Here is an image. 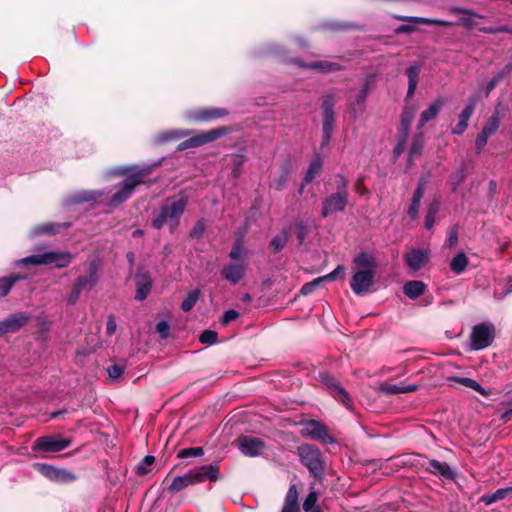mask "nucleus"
I'll return each instance as SVG.
<instances>
[{"instance_id": "nucleus-43", "label": "nucleus", "mask_w": 512, "mask_h": 512, "mask_svg": "<svg viewBox=\"0 0 512 512\" xmlns=\"http://www.w3.org/2000/svg\"><path fill=\"white\" fill-rule=\"evenodd\" d=\"M398 19L401 20H407L414 23H421V24H437V25H450L449 22L438 20V19H428V18H422V17H398Z\"/></svg>"}, {"instance_id": "nucleus-13", "label": "nucleus", "mask_w": 512, "mask_h": 512, "mask_svg": "<svg viewBox=\"0 0 512 512\" xmlns=\"http://www.w3.org/2000/svg\"><path fill=\"white\" fill-rule=\"evenodd\" d=\"M301 434L325 444H331L334 442L333 438L328 434L325 426L316 420H309L303 423Z\"/></svg>"}, {"instance_id": "nucleus-37", "label": "nucleus", "mask_w": 512, "mask_h": 512, "mask_svg": "<svg viewBox=\"0 0 512 512\" xmlns=\"http://www.w3.org/2000/svg\"><path fill=\"white\" fill-rule=\"evenodd\" d=\"M440 204L438 201H433L427 210L426 216H425V228L430 230L436 223V215L439 212Z\"/></svg>"}, {"instance_id": "nucleus-25", "label": "nucleus", "mask_w": 512, "mask_h": 512, "mask_svg": "<svg viewBox=\"0 0 512 512\" xmlns=\"http://www.w3.org/2000/svg\"><path fill=\"white\" fill-rule=\"evenodd\" d=\"M300 66H304L308 69L314 70L320 73L333 72L340 69V65L335 62L330 61H313L308 64H303L302 62H298Z\"/></svg>"}, {"instance_id": "nucleus-27", "label": "nucleus", "mask_w": 512, "mask_h": 512, "mask_svg": "<svg viewBox=\"0 0 512 512\" xmlns=\"http://www.w3.org/2000/svg\"><path fill=\"white\" fill-rule=\"evenodd\" d=\"M420 73V67L418 65H412L406 69V75L408 78V90L406 99H409L415 93L418 84V77Z\"/></svg>"}, {"instance_id": "nucleus-35", "label": "nucleus", "mask_w": 512, "mask_h": 512, "mask_svg": "<svg viewBox=\"0 0 512 512\" xmlns=\"http://www.w3.org/2000/svg\"><path fill=\"white\" fill-rule=\"evenodd\" d=\"M468 262L467 256L461 252L452 258L450 268L455 274H461L466 269Z\"/></svg>"}, {"instance_id": "nucleus-21", "label": "nucleus", "mask_w": 512, "mask_h": 512, "mask_svg": "<svg viewBox=\"0 0 512 512\" xmlns=\"http://www.w3.org/2000/svg\"><path fill=\"white\" fill-rule=\"evenodd\" d=\"M417 107L414 104H406L401 114L399 133L407 139L411 123L414 120Z\"/></svg>"}, {"instance_id": "nucleus-45", "label": "nucleus", "mask_w": 512, "mask_h": 512, "mask_svg": "<svg viewBox=\"0 0 512 512\" xmlns=\"http://www.w3.org/2000/svg\"><path fill=\"white\" fill-rule=\"evenodd\" d=\"M204 453L203 449L201 447H192V448H185L179 451L178 457L179 458H187V457H199L202 456Z\"/></svg>"}, {"instance_id": "nucleus-4", "label": "nucleus", "mask_w": 512, "mask_h": 512, "mask_svg": "<svg viewBox=\"0 0 512 512\" xmlns=\"http://www.w3.org/2000/svg\"><path fill=\"white\" fill-rule=\"evenodd\" d=\"M118 175H126L123 185L119 191H117L109 202L110 207H117L124 201H126L133 193L135 187L144 181L147 176L145 169L138 168H119L116 171Z\"/></svg>"}, {"instance_id": "nucleus-3", "label": "nucleus", "mask_w": 512, "mask_h": 512, "mask_svg": "<svg viewBox=\"0 0 512 512\" xmlns=\"http://www.w3.org/2000/svg\"><path fill=\"white\" fill-rule=\"evenodd\" d=\"M336 191L327 196L322 202L321 215L325 218L334 213L342 212L348 204V182L343 175L334 177Z\"/></svg>"}, {"instance_id": "nucleus-14", "label": "nucleus", "mask_w": 512, "mask_h": 512, "mask_svg": "<svg viewBox=\"0 0 512 512\" xmlns=\"http://www.w3.org/2000/svg\"><path fill=\"white\" fill-rule=\"evenodd\" d=\"M236 444L241 453L248 457L261 455L266 447L263 440L253 436H240Z\"/></svg>"}, {"instance_id": "nucleus-39", "label": "nucleus", "mask_w": 512, "mask_h": 512, "mask_svg": "<svg viewBox=\"0 0 512 512\" xmlns=\"http://www.w3.org/2000/svg\"><path fill=\"white\" fill-rule=\"evenodd\" d=\"M321 169H322V161L320 159H314L310 163L308 170L306 172V175L304 178L305 184L310 183L315 178V176L320 173Z\"/></svg>"}, {"instance_id": "nucleus-40", "label": "nucleus", "mask_w": 512, "mask_h": 512, "mask_svg": "<svg viewBox=\"0 0 512 512\" xmlns=\"http://www.w3.org/2000/svg\"><path fill=\"white\" fill-rule=\"evenodd\" d=\"M199 297L200 291L198 289L191 291L181 303L182 311L189 312L195 306Z\"/></svg>"}, {"instance_id": "nucleus-36", "label": "nucleus", "mask_w": 512, "mask_h": 512, "mask_svg": "<svg viewBox=\"0 0 512 512\" xmlns=\"http://www.w3.org/2000/svg\"><path fill=\"white\" fill-rule=\"evenodd\" d=\"M22 279H25V277L21 275L0 278V297L6 296L14 284Z\"/></svg>"}, {"instance_id": "nucleus-49", "label": "nucleus", "mask_w": 512, "mask_h": 512, "mask_svg": "<svg viewBox=\"0 0 512 512\" xmlns=\"http://www.w3.org/2000/svg\"><path fill=\"white\" fill-rule=\"evenodd\" d=\"M284 504L298 505V490L295 484L289 487Z\"/></svg>"}, {"instance_id": "nucleus-22", "label": "nucleus", "mask_w": 512, "mask_h": 512, "mask_svg": "<svg viewBox=\"0 0 512 512\" xmlns=\"http://www.w3.org/2000/svg\"><path fill=\"white\" fill-rule=\"evenodd\" d=\"M227 114L228 111L224 108H205L191 113L189 118L195 121H210L224 117Z\"/></svg>"}, {"instance_id": "nucleus-61", "label": "nucleus", "mask_w": 512, "mask_h": 512, "mask_svg": "<svg viewBox=\"0 0 512 512\" xmlns=\"http://www.w3.org/2000/svg\"><path fill=\"white\" fill-rule=\"evenodd\" d=\"M369 90H370V84H369V81H367L363 85V88L361 89V91L359 92V94L356 97V100H357L358 103H361V102H363L365 100Z\"/></svg>"}, {"instance_id": "nucleus-20", "label": "nucleus", "mask_w": 512, "mask_h": 512, "mask_svg": "<svg viewBox=\"0 0 512 512\" xmlns=\"http://www.w3.org/2000/svg\"><path fill=\"white\" fill-rule=\"evenodd\" d=\"M428 259L429 254L420 249H412L405 256L406 264L414 271H417L424 266Z\"/></svg>"}, {"instance_id": "nucleus-52", "label": "nucleus", "mask_w": 512, "mask_h": 512, "mask_svg": "<svg viewBox=\"0 0 512 512\" xmlns=\"http://www.w3.org/2000/svg\"><path fill=\"white\" fill-rule=\"evenodd\" d=\"M345 268L343 265H338L331 273L322 276V280L324 281H334L337 278H343Z\"/></svg>"}, {"instance_id": "nucleus-60", "label": "nucleus", "mask_w": 512, "mask_h": 512, "mask_svg": "<svg viewBox=\"0 0 512 512\" xmlns=\"http://www.w3.org/2000/svg\"><path fill=\"white\" fill-rule=\"evenodd\" d=\"M510 293H512V277L509 278L507 288L503 292H495V298L498 300H502Z\"/></svg>"}, {"instance_id": "nucleus-7", "label": "nucleus", "mask_w": 512, "mask_h": 512, "mask_svg": "<svg viewBox=\"0 0 512 512\" xmlns=\"http://www.w3.org/2000/svg\"><path fill=\"white\" fill-rule=\"evenodd\" d=\"M501 113V105L499 104L496 106L493 114L488 118L481 131L478 133L475 140V148L478 153H480L486 146L488 139L498 131L500 126Z\"/></svg>"}, {"instance_id": "nucleus-29", "label": "nucleus", "mask_w": 512, "mask_h": 512, "mask_svg": "<svg viewBox=\"0 0 512 512\" xmlns=\"http://www.w3.org/2000/svg\"><path fill=\"white\" fill-rule=\"evenodd\" d=\"M423 196H424V186H423V184H419L414 192L411 205L408 209V214L412 219H415L418 216L419 207H420V203H421Z\"/></svg>"}, {"instance_id": "nucleus-58", "label": "nucleus", "mask_w": 512, "mask_h": 512, "mask_svg": "<svg viewBox=\"0 0 512 512\" xmlns=\"http://www.w3.org/2000/svg\"><path fill=\"white\" fill-rule=\"evenodd\" d=\"M457 242H458V231L456 228H453L447 237L446 244L449 247H453L457 244Z\"/></svg>"}, {"instance_id": "nucleus-47", "label": "nucleus", "mask_w": 512, "mask_h": 512, "mask_svg": "<svg viewBox=\"0 0 512 512\" xmlns=\"http://www.w3.org/2000/svg\"><path fill=\"white\" fill-rule=\"evenodd\" d=\"M323 282L321 277L314 279L311 282L304 284L301 288L302 295H309L315 291V289Z\"/></svg>"}, {"instance_id": "nucleus-28", "label": "nucleus", "mask_w": 512, "mask_h": 512, "mask_svg": "<svg viewBox=\"0 0 512 512\" xmlns=\"http://www.w3.org/2000/svg\"><path fill=\"white\" fill-rule=\"evenodd\" d=\"M425 289V283L419 280L409 281L403 286L404 294L411 299H415L422 295L425 292Z\"/></svg>"}, {"instance_id": "nucleus-31", "label": "nucleus", "mask_w": 512, "mask_h": 512, "mask_svg": "<svg viewBox=\"0 0 512 512\" xmlns=\"http://www.w3.org/2000/svg\"><path fill=\"white\" fill-rule=\"evenodd\" d=\"M354 264L359 269H374L376 267V262L372 254L367 252H361L354 258Z\"/></svg>"}, {"instance_id": "nucleus-6", "label": "nucleus", "mask_w": 512, "mask_h": 512, "mask_svg": "<svg viewBox=\"0 0 512 512\" xmlns=\"http://www.w3.org/2000/svg\"><path fill=\"white\" fill-rule=\"evenodd\" d=\"M83 267L86 268L84 274L80 275L75 282L85 291H91L100 279L102 263L96 257L89 258Z\"/></svg>"}, {"instance_id": "nucleus-54", "label": "nucleus", "mask_w": 512, "mask_h": 512, "mask_svg": "<svg viewBox=\"0 0 512 512\" xmlns=\"http://www.w3.org/2000/svg\"><path fill=\"white\" fill-rule=\"evenodd\" d=\"M229 257L234 260V262L243 261L242 258V246L239 242H236L232 250L229 253Z\"/></svg>"}, {"instance_id": "nucleus-11", "label": "nucleus", "mask_w": 512, "mask_h": 512, "mask_svg": "<svg viewBox=\"0 0 512 512\" xmlns=\"http://www.w3.org/2000/svg\"><path fill=\"white\" fill-rule=\"evenodd\" d=\"M71 440L60 435H48L39 437L33 444L34 451L59 452L70 446Z\"/></svg>"}, {"instance_id": "nucleus-63", "label": "nucleus", "mask_w": 512, "mask_h": 512, "mask_svg": "<svg viewBox=\"0 0 512 512\" xmlns=\"http://www.w3.org/2000/svg\"><path fill=\"white\" fill-rule=\"evenodd\" d=\"M204 232V226L201 223H197L190 232V236L193 238H199Z\"/></svg>"}, {"instance_id": "nucleus-16", "label": "nucleus", "mask_w": 512, "mask_h": 512, "mask_svg": "<svg viewBox=\"0 0 512 512\" xmlns=\"http://www.w3.org/2000/svg\"><path fill=\"white\" fill-rule=\"evenodd\" d=\"M246 270L247 263L245 261L232 262L222 269L221 275L230 283L236 284L244 278Z\"/></svg>"}, {"instance_id": "nucleus-5", "label": "nucleus", "mask_w": 512, "mask_h": 512, "mask_svg": "<svg viewBox=\"0 0 512 512\" xmlns=\"http://www.w3.org/2000/svg\"><path fill=\"white\" fill-rule=\"evenodd\" d=\"M73 255L69 252L49 251L42 254H34L18 260L16 263L23 265H48L55 264L57 268L67 267L73 260Z\"/></svg>"}, {"instance_id": "nucleus-10", "label": "nucleus", "mask_w": 512, "mask_h": 512, "mask_svg": "<svg viewBox=\"0 0 512 512\" xmlns=\"http://www.w3.org/2000/svg\"><path fill=\"white\" fill-rule=\"evenodd\" d=\"M299 456L303 465H305L314 477L322 473V462L319 450L311 445H302L299 447Z\"/></svg>"}, {"instance_id": "nucleus-23", "label": "nucleus", "mask_w": 512, "mask_h": 512, "mask_svg": "<svg viewBox=\"0 0 512 512\" xmlns=\"http://www.w3.org/2000/svg\"><path fill=\"white\" fill-rule=\"evenodd\" d=\"M102 192L94 190H81L74 192L69 196L68 202L71 204L86 203V202H98Z\"/></svg>"}, {"instance_id": "nucleus-41", "label": "nucleus", "mask_w": 512, "mask_h": 512, "mask_svg": "<svg viewBox=\"0 0 512 512\" xmlns=\"http://www.w3.org/2000/svg\"><path fill=\"white\" fill-rule=\"evenodd\" d=\"M288 238V232L283 230L271 240L270 246L275 252H279L286 245Z\"/></svg>"}, {"instance_id": "nucleus-62", "label": "nucleus", "mask_w": 512, "mask_h": 512, "mask_svg": "<svg viewBox=\"0 0 512 512\" xmlns=\"http://www.w3.org/2000/svg\"><path fill=\"white\" fill-rule=\"evenodd\" d=\"M116 328H117V324H116V321H115L114 317L113 316H109L108 320H107V325H106V332H107V334H109V335L114 334L115 331H116Z\"/></svg>"}, {"instance_id": "nucleus-56", "label": "nucleus", "mask_w": 512, "mask_h": 512, "mask_svg": "<svg viewBox=\"0 0 512 512\" xmlns=\"http://www.w3.org/2000/svg\"><path fill=\"white\" fill-rule=\"evenodd\" d=\"M239 316L238 312L236 310L230 309L227 310L221 320L222 325L226 326L231 321H234Z\"/></svg>"}, {"instance_id": "nucleus-46", "label": "nucleus", "mask_w": 512, "mask_h": 512, "mask_svg": "<svg viewBox=\"0 0 512 512\" xmlns=\"http://www.w3.org/2000/svg\"><path fill=\"white\" fill-rule=\"evenodd\" d=\"M189 134H190L189 131H180V132L171 131V132H166V133L160 134L158 136V141L159 142H165V141H168V140H171V139L181 138V137L187 136Z\"/></svg>"}, {"instance_id": "nucleus-44", "label": "nucleus", "mask_w": 512, "mask_h": 512, "mask_svg": "<svg viewBox=\"0 0 512 512\" xmlns=\"http://www.w3.org/2000/svg\"><path fill=\"white\" fill-rule=\"evenodd\" d=\"M318 500V495L316 491H311L303 503V509L305 512H310L311 510L315 509V505Z\"/></svg>"}, {"instance_id": "nucleus-55", "label": "nucleus", "mask_w": 512, "mask_h": 512, "mask_svg": "<svg viewBox=\"0 0 512 512\" xmlns=\"http://www.w3.org/2000/svg\"><path fill=\"white\" fill-rule=\"evenodd\" d=\"M156 331L160 334L162 338H166L170 331V325L167 321H160L156 325Z\"/></svg>"}, {"instance_id": "nucleus-48", "label": "nucleus", "mask_w": 512, "mask_h": 512, "mask_svg": "<svg viewBox=\"0 0 512 512\" xmlns=\"http://www.w3.org/2000/svg\"><path fill=\"white\" fill-rule=\"evenodd\" d=\"M82 291H85V290L82 287L78 286V284L76 282H74L71 292L67 297V303L69 305L76 304Z\"/></svg>"}, {"instance_id": "nucleus-2", "label": "nucleus", "mask_w": 512, "mask_h": 512, "mask_svg": "<svg viewBox=\"0 0 512 512\" xmlns=\"http://www.w3.org/2000/svg\"><path fill=\"white\" fill-rule=\"evenodd\" d=\"M219 479V468L217 465H204L175 477L169 485V491L176 493L184 488L202 483L204 481H216Z\"/></svg>"}, {"instance_id": "nucleus-42", "label": "nucleus", "mask_w": 512, "mask_h": 512, "mask_svg": "<svg viewBox=\"0 0 512 512\" xmlns=\"http://www.w3.org/2000/svg\"><path fill=\"white\" fill-rule=\"evenodd\" d=\"M510 491V489H498L492 494L482 496L481 501L486 505H490L498 500L505 498Z\"/></svg>"}, {"instance_id": "nucleus-51", "label": "nucleus", "mask_w": 512, "mask_h": 512, "mask_svg": "<svg viewBox=\"0 0 512 512\" xmlns=\"http://www.w3.org/2000/svg\"><path fill=\"white\" fill-rule=\"evenodd\" d=\"M154 457L151 455H147L144 457V459L139 463L137 467V472L140 475H144L149 471V466H151L154 463Z\"/></svg>"}, {"instance_id": "nucleus-24", "label": "nucleus", "mask_w": 512, "mask_h": 512, "mask_svg": "<svg viewBox=\"0 0 512 512\" xmlns=\"http://www.w3.org/2000/svg\"><path fill=\"white\" fill-rule=\"evenodd\" d=\"M443 105L444 101L442 99L435 100L426 110L421 113L417 128L422 129L427 122L434 119L442 109Z\"/></svg>"}, {"instance_id": "nucleus-53", "label": "nucleus", "mask_w": 512, "mask_h": 512, "mask_svg": "<svg viewBox=\"0 0 512 512\" xmlns=\"http://www.w3.org/2000/svg\"><path fill=\"white\" fill-rule=\"evenodd\" d=\"M218 335L215 331L212 330H205L200 335V341L204 344H215L217 342Z\"/></svg>"}, {"instance_id": "nucleus-18", "label": "nucleus", "mask_w": 512, "mask_h": 512, "mask_svg": "<svg viewBox=\"0 0 512 512\" xmlns=\"http://www.w3.org/2000/svg\"><path fill=\"white\" fill-rule=\"evenodd\" d=\"M136 295L135 299L143 301L147 298L151 291L152 279L145 272H138L135 275Z\"/></svg>"}, {"instance_id": "nucleus-19", "label": "nucleus", "mask_w": 512, "mask_h": 512, "mask_svg": "<svg viewBox=\"0 0 512 512\" xmlns=\"http://www.w3.org/2000/svg\"><path fill=\"white\" fill-rule=\"evenodd\" d=\"M476 99L471 98L459 115V120L456 126L452 129V133L455 135H461L465 132L468 127V121L475 111Z\"/></svg>"}, {"instance_id": "nucleus-32", "label": "nucleus", "mask_w": 512, "mask_h": 512, "mask_svg": "<svg viewBox=\"0 0 512 512\" xmlns=\"http://www.w3.org/2000/svg\"><path fill=\"white\" fill-rule=\"evenodd\" d=\"M450 381L471 388L484 396L489 395V393L474 379L467 377H451Z\"/></svg>"}, {"instance_id": "nucleus-12", "label": "nucleus", "mask_w": 512, "mask_h": 512, "mask_svg": "<svg viewBox=\"0 0 512 512\" xmlns=\"http://www.w3.org/2000/svg\"><path fill=\"white\" fill-rule=\"evenodd\" d=\"M494 328L491 325H476L471 333V347L474 350H481L488 347L493 341Z\"/></svg>"}, {"instance_id": "nucleus-33", "label": "nucleus", "mask_w": 512, "mask_h": 512, "mask_svg": "<svg viewBox=\"0 0 512 512\" xmlns=\"http://www.w3.org/2000/svg\"><path fill=\"white\" fill-rule=\"evenodd\" d=\"M65 225L58 223H44L33 228L32 235H54L58 233Z\"/></svg>"}, {"instance_id": "nucleus-64", "label": "nucleus", "mask_w": 512, "mask_h": 512, "mask_svg": "<svg viewBox=\"0 0 512 512\" xmlns=\"http://www.w3.org/2000/svg\"><path fill=\"white\" fill-rule=\"evenodd\" d=\"M299 505L284 504L281 512H299Z\"/></svg>"}, {"instance_id": "nucleus-26", "label": "nucleus", "mask_w": 512, "mask_h": 512, "mask_svg": "<svg viewBox=\"0 0 512 512\" xmlns=\"http://www.w3.org/2000/svg\"><path fill=\"white\" fill-rule=\"evenodd\" d=\"M427 470L435 475H441L447 479L453 477L450 466L447 463H443L438 460H429Z\"/></svg>"}, {"instance_id": "nucleus-59", "label": "nucleus", "mask_w": 512, "mask_h": 512, "mask_svg": "<svg viewBox=\"0 0 512 512\" xmlns=\"http://www.w3.org/2000/svg\"><path fill=\"white\" fill-rule=\"evenodd\" d=\"M334 119H323V133L327 137H331L333 131Z\"/></svg>"}, {"instance_id": "nucleus-38", "label": "nucleus", "mask_w": 512, "mask_h": 512, "mask_svg": "<svg viewBox=\"0 0 512 512\" xmlns=\"http://www.w3.org/2000/svg\"><path fill=\"white\" fill-rule=\"evenodd\" d=\"M289 181V171L287 168H282L278 175H276L271 183V186L276 190H282Z\"/></svg>"}, {"instance_id": "nucleus-1", "label": "nucleus", "mask_w": 512, "mask_h": 512, "mask_svg": "<svg viewBox=\"0 0 512 512\" xmlns=\"http://www.w3.org/2000/svg\"><path fill=\"white\" fill-rule=\"evenodd\" d=\"M188 204V197L184 193H179L168 197L160 206L157 215L152 220V226L155 229H161L167 225L171 232H174L179 223L182 214Z\"/></svg>"}, {"instance_id": "nucleus-8", "label": "nucleus", "mask_w": 512, "mask_h": 512, "mask_svg": "<svg viewBox=\"0 0 512 512\" xmlns=\"http://www.w3.org/2000/svg\"><path fill=\"white\" fill-rule=\"evenodd\" d=\"M229 132L227 127H219L215 129H211L206 132H201L195 136L190 137L189 139L181 142L179 144V150H184L188 148H195L202 146L204 144L211 143L220 137L226 135Z\"/></svg>"}, {"instance_id": "nucleus-50", "label": "nucleus", "mask_w": 512, "mask_h": 512, "mask_svg": "<svg viewBox=\"0 0 512 512\" xmlns=\"http://www.w3.org/2000/svg\"><path fill=\"white\" fill-rule=\"evenodd\" d=\"M284 504L298 505V490L295 484L289 487Z\"/></svg>"}, {"instance_id": "nucleus-30", "label": "nucleus", "mask_w": 512, "mask_h": 512, "mask_svg": "<svg viewBox=\"0 0 512 512\" xmlns=\"http://www.w3.org/2000/svg\"><path fill=\"white\" fill-rule=\"evenodd\" d=\"M331 385V395L338 401H340L345 407L351 408V399L345 389L338 384L328 382Z\"/></svg>"}, {"instance_id": "nucleus-9", "label": "nucleus", "mask_w": 512, "mask_h": 512, "mask_svg": "<svg viewBox=\"0 0 512 512\" xmlns=\"http://www.w3.org/2000/svg\"><path fill=\"white\" fill-rule=\"evenodd\" d=\"M374 269H358L352 276L350 287L356 295L367 294L374 284Z\"/></svg>"}, {"instance_id": "nucleus-17", "label": "nucleus", "mask_w": 512, "mask_h": 512, "mask_svg": "<svg viewBox=\"0 0 512 512\" xmlns=\"http://www.w3.org/2000/svg\"><path fill=\"white\" fill-rule=\"evenodd\" d=\"M27 321L28 317L24 313H15L8 316L5 320L0 321V335L18 331Z\"/></svg>"}, {"instance_id": "nucleus-57", "label": "nucleus", "mask_w": 512, "mask_h": 512, "mask_svg": "<svg viewBox=\"0 0 512 512\" xmlns=\"http://www.w3.org/2000/svg\"><path fill=\"white\" fill-rule=\"evenodd\" d=\"M108 375L112 380H117L123 373V368L118 365H112L107 369Z\"/></svg>"}, {"instance_id": "nucleus-34", "label": "nucleus", "mask_w": 512, "mask_h": 512, "mask_svg": "<svg viewBox=\"0 0 512 512\" xmlns=\"http://www.w3.org/2000/svg\"><path fill=\"white\" fill-rule=\"evenodd\" d=\"M381 389L387 394H402L415 391L417 386L405 384H384Z\"/></svg>"}, {"instance_id": "nucleus-15", "label": "nucleus", "mask_w": 512, "mask_h": 512, "mask_svg": "<svg viewBox=\"0 0 512 512\" xmlns=\"http://www.w3.org/2000/svg\"><path fill=\"white\" fill-rule=\"evenodd\" d=\"M34 468L42 475L53 481L68 482L75 479V476L71 472L49 464L36 463L34 464Z\"/></svg>"}]
</instances>
